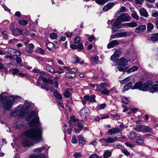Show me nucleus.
I'll use <instances>...</instances> for the list:
<instances>
[{
    "label": "nucleus",
    "instance_id": "1",
    "mask_svg": "<svg viewBox=\"0 0 158 158\" xmlns=\"http://www.w3.org/2000/svg\"><path fill=\"white\" fill-rule=\"evenodd\" d=\"M32 119L29 123L30 127H36L32 129L26 131L25 135L27 137L24 138L22 142V144L24 146L30 147L38 143L42 139V129L40 123L39 122V117L35 111H32L26 118L27 121Z\"/></svg>",
    "mask_w": 158,
    "mask_h": 158
},
{
    "label": "nucleus",
    "instance_id": "2",
    "mask_svg": "<svg viewBox=\"0 0 158 158\" xmlns=\"http://www.w3.org/2000/svg\"><path fill=\"white\" fill-rule=\"evenodd\" d=\"M1 101L4 109L9 110L11 108L13 103L15 101L16 97L13 96H10L6 92H2L0 94Z\"/></svg>",
    "mask_w": 158,
    "mask_h": 158
},
{
    "label": "nucleus",
    "instance_id": "3",
    "mask_svg": "<svg viewBox=\"0 0 158 158\" xmlns=\"http://www.w3.org/2000/svg\"><path fill=\"white\" fill-rule=\"evenodd\" d=\"M152 84L151 81H147L143 84L141 82H136L132 88V89H138L140 90L146 91L149 89Z\"/></svg>",
    "mask_w": 158,
    "mask_h": 158
},
{
    "label": "nucleus",
    "instance_id": "4",
    "mask_svg": "<svg viewBox=\"0 0 158 158\" xmlns=\"http://www.w3.org/2000/svg\"><path fill=\"white\" fill-rule=\"evenodd\" d=\"M45 148V147H42L34 149L33 152L35 153H32L30 155L29 158H47L45 155L38 153L42 152Z\"/></svg>",
    "mask_w": 158,
    "mask_h": 158
},
{
    "label": "nucleus",
    "instance_id": "5",
    "mask_svg": "<svg viewBox=\"0 0 158 158\" xmlns=\"http://www.w3.org/2000/svg\"><path fill=\"white\" fill-rule=\"evenodd\" d=\"M31 106L28 102H26L23 105H20L18 106V108H20V112L19 115L20 117L27 115L28 113V109L31 108Z\"/></svg>",
    "mask_w": 158,
    "mask_h": 158
},
{
    "label": "nucleus",
    "instance_id": "6",
    "mask_svg": "<svg viewBox=\"0 0 158 158\" xmlns=\"http://www.w3.org/2000/svg\"><path fill=\"white\" fill-rule=\"evenodd\" d=\"M130 34L129 32L128 31H125L119 32L111 35V36L113 38L115 39L126 37L127 35L130 36Z\"/></svg>",
    "mask_w": 158,
    "mask_h": 158
},
{
    "label": "nucleus",
    "instance_id": "7",
    "mask_svg": "<svg viewBox=\"0 0 158 158\" xmlns=\"http://www.w3.org/2000/svg\"><path fill=\"white\" fill-rule=\"evenodd\" d=\"M90 111L88 107L85 106L83 107L80 111V114L81 117L85 118L89 114Z\"/></svg>",
    "mask_w": 158,
    "mask_h": 158
},
{
    "label": "nucleus",
    "instance_id": "8",
    "mask_svg": "<svg viewBox=\"0 0 158 158\" xmlns=\"http://www.w3.org/2000/svg\"><path fill=\"white\" fill-rule=\"evenodd\" d=\"M118 19H120L122 22L129 21L131 19V16L128 13L122 14L118 17Z\"/></svg>",
    "mask_w": 158,
    "mask_h": 158
},
{
    "label": "nucleus",
    "instance_id": "9",
    "mask_svg": "<svg viewBox=\"0 0 158 158\" xmlns=\"http://www.w3.org/2000/svg\"><path fill=\"white\" fill-rule=\"evenodd\" d=\"M96 91L99 92L102 90V89L106 88L109 85V84L105 82L99 84H96Z\"/></svg>",
    "mask_w": 158,
    "mask_h": 158
},
{
    "label": "nucleus",
    "instance_id": "10",
    "mask_svg": "<svg viewBox=\"0 0 158 158\" xmlns=\"http://www.w3.org/2000/svg\"><path fill=\"white\" fill-rule=\"evenodd\" d=\"M7 51L9 54L15 56H20L21 55L19 52L14 48H10L8 49Z\"/></svg>",
    "mask_w": 158,
    "mask_h": 158
},
{
    "label": "nucleus",
    "instance_id": "11",
    "mask_svg": "<svg viewBox=\"0 0 158 158\" xmlns=\"http://www.w3.org/2000/svg\"><path fill=\"white\" fill-rule=\"evenodd\" d=\"M122 23V21L118 19V17L117 20L114 22L113 24L112 31L115 32L118 29L117 27L120 25Z\"/></svg>",
    "mask_w": 158,
    "mask_h": 158
},
{
    "label": "nucleus",
    "instance_id": "12",
    "mask_svg": "<svg viewBox=\"0 0 158 158\" xmlns=\"http://www.w3.org/2000/svg\"><path fill=\"white\" fill-rule=\"evenodd\" d=\"M116 4V2H110L107 4L103 8L104 11H107L111 8L113 6Z\"/></svg>",
    "mask_w": 158,
    "mask_h": 158
},
{
    "label": "nucleus",
    "instance_id": "13",
    "mask_svg": "<svg viewBox=\"0 0 158 158\" xmlns=\"http://www.w3.org/2000/svg\"><path fill=\"white\" fill-rule=\"evenodd\" d=\"M118 64H123L125 66H127L128 60L127 58L122 57L118 59Z\"/></svg>",
    "mask_w": 158,
    "mask_h": 158
},
{
    "label": "nucleus",
    "instance_id": "14",
    "mask_svg": "<svg viewBox=\"0 0 158 158\" xmlns=\"http://www.w3.org/2000/svg\"><path fill=\"white\" fill-rule=\"evenodd\" d=\"M139 12L141 16L147 18L148 16V13L146 10L144 8H140Z\"/></svg>",
    "mask_w": 158,
    "mask_h": 158
},
{
    "label": "nucleus",
    "instance_id": "15",
    "mask_svg": "<svg viewBox=\"0 0 158 158\" xmlns=\"http://www.w3.org/2000/svg\"><path fill=\"white\" fill-rule=\"evenodd\" d=\"M119 42L117 40H114L112 41L111 43H109L107 45V47L108 48H110L114 47L118 45Z\"/></svg>",
    "mask_w": 158,
    "mask_h": 158
},
{
    "label": "nucleus",
    "instance_id": "16",
    "mask_svg": "<svg viewBox=\"0 0 158 158\" xmlns=\"http://www.w3.org/2000/svg\"><path fill=\"white\" fill-rule=\"evenodd\" d=\"M146 28L145 25H143L137 27L135 28V32L136 33H139L144 30Z\"/></svg>",
    "mask_w": 158,
    "mask_h": 158
},
{
    "label": "nucleus",
    "instance_id": "17",
    "mask_svg": "<svg viewBox=\"0 0 158 158\" xmlns=\"http://www.w3.org/2000/svg\"><path fill=\"white\" fill-rule=\"evenodd\" d=\"M128 67L127 66H125L123 64H118L117 66L118 69L120 71H125L127 69Z\"/></svg>",
    "mask_w": 158,
    "mask_h": 158
},
{
    "label": "nucleus",
    "instance_id": "18",
    "mask_svg": "<svg viewBox=\"0 0 158 158\" xmlns=\"http://www.w3.org/2000/svg\"><path fill=\"white\" fill-rule=\"evenodd\" d=\"M144 125H138L135 127H133V129L136 130L138 132H143V128Z\"/></svg>",
    "mask_w": 158,
    "mask_h": 158
},
{
    "label": "nucleus",
    "instance_id": "19",
    "mask_svg": "<svg viewBox=\"0 0 158 158\" xmlns=\"http://www.w3.org/2000/svg\"><path fill=\"white\" fill-rule=\"evenodd\" d=\"M118 131H119V130L117 128L114 127L109 130L108 132L109 134L111 135L113 134H117L119 132Z\"/></svg>",
    "mask_w": 158,
    "mask_h": 158
},
{
    "label": "nucleus",
    "instance_id": "20",
    "mask_svg": "<svg viewBox=\"0 0 158 158\" xmlns=\"http://www.w3.org/2000/svg\"><path fill=\"white\" fill-rule=\"evenodd\" d=\"M123 25L126 27H135L137 26V24L135 22H131L129 23H124L123 24Z\"/></svg>",
    "mask_w": 158,
    "mask_h": 158
},
{
    "label": "nucleus",
    "instance_id": "21",
    "mask_svg": "<svg viewBox=\"0 0 158 158\" xmlns=\"http://www.w3.org/2000/svg\"><path fill=\"white\" fill-rule=\"evenodd\" d=\"M99 58L98 56H93L90 58L92 64H95L98 63Z\"/></svg>",
    "mask_w": 158,
    "mask_h": 158
},
{
    "label": "nucleus",
    "instance_id": "22",
    "mask_svg": "<svg viewBox=\"0 0 158 158\" xmlns=\"http://www.w3.org/2000/svg\"><path fill=\"white\" fill-rule=\"evenodd\" d=\"M152 85V84H151V86L149 88V89H150V92L153 93L154 92H156V91H158V85L154 84Z\"/></svg>",
    "mask_w": 158,
    "mask_h": 158
},
{
    "label": "nucleus",
    "instance_id": "23",
    "mask_svg": "<svg viewBox=\"0 0 158 158\" xmlns=\"http://www.w3.org/2000/svg\"><path fill=\"white\" fill-rule=\"evenodd\" d=\"M19 111V112H20V108H18V106L17 108H15V109H13L11 110L10 114V116H16Z\"/></svg>",
    "mask_w": 158,
    "mask_h": 158
},
{
    "label": "nucleus",
    "instance_id": "24",
    "mask_svg": "<svg viewBox=\"0 0 158 158\" xmlns=\"http://www.w3.org/2000/svg\"><path fill=\"white\" fill-rule=\"evenodd\" d=\"M46 69L48 72L52 74H55L56 73V72L55 70L54 69L49 65L47 64L46 65Z\"/></svg>",
    "mask_w": 158,
    "mask_h": 158
},
{
    "label": "nucleus",
    "instance_id": "25",
    "mask_svg": "<svg viewBox=\"0 0 158 158\" xmlns=\"http://www.w3.org/2000/svg\"><path fill=\"white\" fill-rule=\"evenodd\" d=\"M121 54V52L119 51H116L114 54L111 56V59L112 60H114L117 57H119Z\"/></svg>",
    "mask_w": 158,
    "mask_h": 158
},
{
    "label": "nucleus",
    "instance_id": "26",
    "mask_svg": "<svg viewBox=\"0 0 158 158\" xmlns=\"http://www.w3.org/2000/svg\"><path fill=\"white\" fill-rule=\"evenodd\" d=\"M132 86V82L130 81L128 83H127L123 87V90L124 91H126L130 89Z\"/></svg>",
    "mask_w": 158,
    "mask_h": 158
},
{
    "label": "nucleus",
    "instance_id": "27",
    "mask_svg": "<svg viewBox=\"0 0 158 158\" xmlns=\"http://www.w3.org/2000/svg\"><path fill=\"white\" fill-rule=\"evenodd\" d=\"M86 96L87 97V98L88 99V101H89L90 102H96V100L95 99L96 98V96L93 95H92L90 96H89L88 95H86Z\"/></svg>",
    "mask_w": 158,
    "mask_h": 158
},
{
    "label": "nucleus",
    "instance_id": "28",
    "mask_svg": "<svg viewBox=\"0 0 158 158\" xmlns=\"http://www.w3.org/2000/svg\"><path fill=\"white\" fill-rule=\"evenodd\" d=\"M138 69V68L136 66H133L127 69V72L128 73H130L137 70Z\"/></svg>",
    "mask_w": 158,
    "mask_h": 158
},
{
    "label": "nucleus",
    "instance_id": "29",
    "mask_svg": "<svg viewBox=\"0 0 158 158\" xmlns=\"http://www.w3.org/2000/svg\"><path fill=\"white\" fill-rule=\"evenodd\" d=\"M118 138L117 137H115L114 139L109 138L107 139L106 143H112L117 141L118 140Z\"/></svg>",
    "mask_w": 158,
    "mask_h": 158
},
{
    "label": "nucleus",
    "instance_id": "30",
    "mask_svg": "<svg viewBox=\"0 0 158 158\" xmlns=\"http://www.w3.org/2000/svg\"><path fill=\"white\" fill-rule=\"evenodd\" d=\"M78 138L80 144L82 145L85 143V140L82 136L81 135H79L78 137Z\"/></svg>",
    "mask_w": 158,
    "mask_h": 158
},
{
    "label": "nucleus",
    "instance_id": "31",
    "mask_svg": "<svg viewBox=\"0 0 158 158\" xmlns=\"http://www.w3.org/2000/svg\"><path fill=\"white\" fill-rule=\"evenodd\" d=\"M111 152L109 150L106 151L103 154L104 158H107L111 156Z\"/></svg>",
    "mask_w": 158,
    "mask_h": 158
},
{
    "label": "nucleus",
    "instance_id": "32",
    "mask_svg": "<svg viewBox=\"0 0 158 158\" xmlns=\"http://www.w3.org/2000/svg\"><path fill=\"white\" fill-rule=\"evenodd\" d=\"M35 51L36 52L42 54H45V52L44 51L43 49L40 48H36Z\"/></svg>",
    "mask_w": 158,
    "mask_h": 158
},
{
    "label": "nucleus",
    "instance_id": "33",
    "mask_svg": "<svg viewBox=\"0 0 158 158\" xmlns=\"http://www.w3.org/2000/svg\"><path fill=\"white\" fill-rule=\"evenodd\" d=\"M133 79L134 77L133 76H131L126 77L124 79L121 81V83L122 84H123L125 82L129 81H132L133 80Z\"/></svg>",
    "mask_w": 158,
    "mask_h": 158
},
{
    "label": "nucleus",
    "instance_id": "34",
    "mask_svg": "<svg viewBox=\"0 0 158 158\" xmlns=\"http://www.w3.org/2000/svg\"><path fill=\"white\" fill-rule=\"evenodd\" d=\"M70 120L71 122L70 124H71V125H76V123H74L77 120V119L74 116L71 117Z\"/></svg>",
    "mask_w": 158,
    "mask_h": 158
},
{
    "label": "nucleus",
    "instance_id": "35",
    "mask_svg": "<svg viewBox=\"0 0 158 158\" xmlns=\"http://www.w3.org/2000/svg\"><path fill=\"white\" fill-rule=\"evenodd\" d=\"M75 76V74L73 73H67L65 74V77L67 78H73Z\"/></svg>",
    "mask_w": 158,
    "mask_h": 158
},
{
    "label": "nucleus",
    "instance_id": "36",
    "mask_svg": "<svg viewBox=\"0 0 158 158\" xmlns=\"http://www.w3.org/2000/svg\"><path fill=\"white\" fill-rule=\"evenodd\" d=\"M151 39L153 41L158 40V33L153 34L151 37Z\"/></svg>",
    "mask_w": 158,
    "mask_h": 158
},
{
    "label": "nucleus",
    "instance_id": "37",
    "mask_svg": "<svg viewBox=\"0 0 158 158\" xmlns=\"http://www.w3.org/2000/svg\"><path fill=\"white\" fill-rule=\"evenodd\" d=\"M136 134L132 131L130 132L128 135V137L131 139L135 138Z\"/></svg>",
    "mask_w": 158,
    "mask_h": 158
},
{
    "label": "nucleus",
    "instance_id": "38",
    "mask_svg": "<svg viewBox=\"0 0 158 158\" xmlns=\"http://www.w3.org/2000/svg\"><path fill=\"white\" fill-rule=\"evenodd\" d=\"M54 46V44L52 43L49 42L46 44V47L49 51H51Z\"/></svg>",
    "mask_w": 158,
    "mask_h": 158
},
{
    "label": "nucleus",
    "instance_id": "39",
    "mask_svg": "<svg viewBox=\"0 0 158 158\" xmlns=\"http://www.w3.org/2000/svg\"><path fill=\"white\" fill-rule=\"evenodd\" d=\"M54 95L57 98L60 100L62 99V96L61 95L58 94L57 90L55 91V92L54 93Z\"/></svg>",
    "mask_w": 158,
    "mask_h": 158
},
{
    "label": "nucleus",
    "instance_id": "40",
    "mask_svg": "<svg viewBox=\"0 0 158 158\" xmlns=\"http://www.w3.org/2000/svg\"><path fill=\"white\" fill-rule=\"evenodd\" d=\"M100 92L101 93L104 94H105L107 95H110L109 90L106 88L103 89H102Z\"/></svg>",
    "mask_w": 158,
    "mask_h": 158
},
{
    "label": "nucleus",
    "instance_id": "41",
    "mask_svg": "<svg viewBox=\"0 0 158 158\" xmlns=\"http://www.w3.org/2000/svg\"><path fill=\"white\" fill-rule=\"evenodd\" d=\"M147 30L148 31H151L154 28V26L152 23H149L147 24Z\"/></svg>",
    "mask_w": 158,
    "mask_h": 158
},
{
    "label": "nucleus",
    "instance_id": "42",
    "mask_svg": "<svg viewBox=\"0 0 158 158\" xmlns=\"http://www.w3.org/2000/svg\"><path fill=\"white\" fill-rule=\"evenodd\" d=\"M106 106V104L103 103L97 106L96 108L98 110L104 109Z\"/></svg>",
    "mask_w": 158,
    "mask_h": 158
},
{
    "label": "nucleus",
    "instance_id": "43",
    "mask_svg": "<svg viewBox=\"0 0 158 158\" xmlns=\"http://www.w3.org/2000/svg\"><path fill=\"white\" fill-rule=\"evenodd\" d=\"M19 22L20 24L22 26H25L27 25L28 23V22L27 20L23 19L20 20Z\"/></svg>",
    "mask_w": 158,
    "mask_h": 158
},
{
    "label": "nucleus",
    "instance_id": "44",
    "mask_svg": "<svg viewBox=\"0 0 158 158\" xmlns=\"http://www.w3.org/2000/svg\"><path fill=\"white\" fill-rule=\"evenodd\" d=\"M2 33L3 39L6 40H7L8 38L7 32L5 31H4L2 32Z\"/></svg>",
    "mask_w": 158,
    "mask_h": 158
},
{
    "label": "nucleus",
    "instance_id": "45",
    "mask_svg": "<svg viewBox=\"0 0 158 158\" xmlns=\"http://www.w3.org/2000/svg\"><path fill=\"white\" fill-rule=\"evenodd\" d=\"M122 100L124 104H127L129 102L128 98L125 97H123L122 98Z\"/></svg>",
    "mask_w": 158,
    "mask_h": 158
},
{
    "label": "nucleus",
    "instance_id": "46",
    "mask_svg": "<svg viewBox=\"0 0 158 158\" xmlns=\"http://www.w3.org/2000/svg\"><path fill=\"white\" fill-rule=\"evenodd\" d=\"M152 16L155 18L158 17V11L153 10L152 11Z\"/></svg>",
    "mask_w": 158,
    "mask_h": 158
},
{
    "label": "nucleus",
    "instance_id": "47",
    "mask_svg": "<svg viewBox=\"0 0 158 158\" xmlns=\"http://www.w3.org/2000/svg\"><path fill=\"white\" fill-rule=\"evenodd\" d=\"M131 16L133 18L136 20H138L139 19V16L136 12H134V13H132L131 14Z\"/></svg>",
    "mask_w": 158,
    "mask_h": 158
},
{
    "label": "nucleus",
    "instance_id": "48",
    "mask_svg": "<svg viewBox=\"0 0 158 158\" xmlns=\"http://www.w3.org/2000/svg\"><path fill=\"white\" fill-rule=\"evenodd\" d=\"M87 97L85 96L81 100V102L83 105H85L86 104V102L88 101Z\"/></svg>",
    "mask_w": 158,
    "mask_h": 158
},
{
    "label": "nucleus",
    "instance_id": "49",
    "mask_svg": "<svg viewBox=\"0 0 158 158\" xmlns=\"http://www.w3.org/2000/svg\"><path fill=\"white\" fill-rule=\"evenodd\" d=\"M152 130L151 128L149 127H146L144 125V128H143V132L145 131L148 132H151Z\"/></svg>",
    "mask_w": 158,
    "mask_h": 158
},
{
    "label": "nucleus",
    "instance_id": "50",
    "mask_svg": "<svg viewBox=\"0 0 158 158\" xmlns=\"http://www.w3.org/2000/svg\"><path fill=\"white\" fill-rule=\"evenodd\" d=\"M74 156L75 158H80L81 156V152H75L74 154Z\"/></svg>",
    "mask_w": 158,
    "mask_h": 158
},
{
    "label": "nucleus",
    "instance_id": "51",
    "mask_svg": "<svg viewBox=\"0 0 158 158\" xmlns=\"http://www.w3.org/2000/svg\"><path fill=\"white\" fill-rule=\"evenodd\" d=\"M70 95V93L68 89H66L64 93V96L66 98H69Z\"/></svg>",
    "mask_w": 158,
    "mask_h": 158
},
{
    "label": "nucleus",
    "instance_id": "52",
    "mask_svg": "<svg viewBox=\"0 0 158 158\" xmlns=\"http://www.w3.org/2000/svg\"><path fill=\"white\" fill-rule=\"evenodd\" d=\"M126 11V9L125 7L123 6L121 7L118 12H125Z\"/></svg>",
    "mask_w": 158,
    "mask_h": 158
},
{
    "label": "nucleus",
    "instance_id": "53",
    "mask_svg": "<svg viewBox=\"0 0 158 158\" xmlns=\"http://www.w3.org/2000/svg\"><path fill=\"white\" fill-rule=\"evenodd\" d=\"M57 37V35L55 33H51L50 35V38L52 39H56Z\"/></svg>",
    "mask_w": 158,
    "mask_h": 158
},
{
    "label": "nucleus",
    "instance_id": "54",
    "mask_svg": "<svg viewBox=\"0 0 158 158\" xmlns=\"http://www.w3.org/2000/svg\"><path fill=\"white\" fill-rule=\"evenodd\" d=\"M17 41V40L15 38L10 40L8 41V43L10 44H14L16 43Z\"/></svg>",
    "mask_w": 158,
    "mask_h": 158
},
{
    "label": "nucleus",
    "instance_id": "55",
    "mask_svg": "<svg viewBox=\"0 0 158 158\" xmlns=\"http://www.w3.org/2000/svg\"><path fill=\"white\" fill-rule=\"evenodd\" d=\"M120 128H117L119 130V131H118L119 132H121V131H122L124 129V125H123V123H122L120 124L119 126Z\"/></svg>",
    "mask_w": 158,
    "mask_h": 158
},
{
    "label": "nucleus",
    "instance_id": "56",
    "mask_svg": "<svg viewBox=\"0 0 158 158\" xmlns=\"http://www.w3.org/2000/svg\"><path fill=\"white\" fill-rule=\"evenodd\" d=\"M80 41V38L79 37H77L75 38L74 42L76 44H78Z\"/></svg>",
    "mask_w": 158,
    "mask_h": 158
},
{
    "label": "nucleus",
    "instance_id": "57",
    "mask_svg": "<svg viewBox=\"0 0 158 158\" xmlns=\"http://www.w3.org/2000/svg\"><path fill=\"white\" fill-rule=\"evenodd\" d=\"M15 60L16 61V62L18 64H19L22 62L21 59L19 57H16L15 58Z\"/></svg>",
    "mask_w": 158,
    "mask_h": 158
},
{
    "label": "nucleus",
    "instance_id": "58",
    "mask_svg": "<svg viewBox=\"0 0 158 158\" xmlns=\"http://www.w3.org/2000/svg\"><path fill=\"white\" fill-rule=\"evenodd\" d=\"M120 116L117 114L113 115L112 117V119L114 120H118L120 118Z\"/></svg>",
    "mask_w": 158,
    "mask_h": 158
},
{
    "label": "nucleus",
    "instance_id": "59",
    "mask_svg": "<svg viewBox=\"0 0 158 158\" xmlns=\"http://www.w3.org/2000/svg\"><path fill=\"white\" fill-rule=\"evenodd\" d=\"M89 158H101L99 157L96 154H94L91 155L89 157Z\"/></svg>",
    "mask_w": 158,
    "mask_h": 158
},
{
    "label": "nucleus",
    "instance_id": "60",
    "mask_svg": "<svg viewBox=\"0 0 158 158\" xmlns=\"http://www.w3.org/2000/svg\"><path fill=\"white\" fill-rule=\"evenodd\" d=\"M64 35L67 36V37H70L72 36L73 33L72 32H66L65 33Z\"/></svg>",
    "mask_w": 158,
    "mask_h": 158
},
{
    "label": "nucleus",
    "instance_id": "61",
    "mask_svg": "<svg viewBox=\"0 0 158 158\" xmlns=\"http://www.w3.org/2000/svg\"><path fill=\"white\" fill-rule=\"evenodd\" d=\"M77 49L80 50H82L83 48V46L81 44H79L77 45Z\"/></svg>",
    "mask_w": 158,
    "mask_h": 158
},
{
    "label": "nucleus",
    "instance_id": "62",
    "mask_svg": "<svg viewBox=\"0 0 158 158\" xmlns=\"http://www.w3.org/2000/svg\"><path fill=\"white\" fill-rule=\"evenodd\" d=\"M136 142L140 144H142L143 143V140L141 139H138L136 140Z\"/></svg>",
    "mask_w": 158,
    "mask_h": 158
},
{
    "label": "nucleus",
    "instance_id": "63",
    "mask_svg": "<svg viewBox=\"0 0 158 158\" xmlns=\"http://www.w3.org/2000/svg\"><path fill=\"white\" fill-rule=\"evenodd\" d=\"M74 60L73 63H76L80 61L79 58L77 56L74 57Z\"/></svg>",
    "mask_w": 158,
    "mask_h": 158
},
{
    "label": "nucleus",
    "instance_id": "64",
    "mask_svg": "<svg viewBox=\"0 0 158 158\" xmlns=\"http://www.w3.org/2000/svg\"><path fill=\"white\" fill-rule=\"evenodd\" d=\"M26 51L28 53H31L33 52V51L29 47H26L25 48Z\"/></svg>",
    "mask_w": 158,
    "mask_h": 158
}]
</instances>
